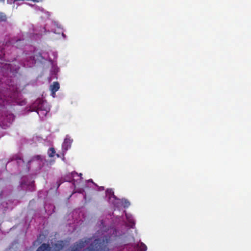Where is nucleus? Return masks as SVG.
<instances>
[{
    "label": "nucleus",
    "instance_id": "obj_1",
    "mask_svg": "<svg viewBox=\"0 0 251 251\" xmlns=\"http://www.w3.org/2000/svg\"><path fill=\"white\" fill-rule=\"evenodd\" d=\"M91 238H83L75 242L72 245L69 251H77L80 249L84 248L91 241ZM51 248L49 244L43 243L38 248L36 251H50Z\"/></svg>",
    "mask_w": 251,
    "mask_h": 251
},
{
    "label": "nucleus",
    "instance_id": "obj_2",
    "mask_svg": "<svg viewBox=\"0 0 251 251\" xmlns=\"http://www.w3.org/2000/svg\"><path fill=\"white\" fill-rule=\"evenodd\" d=\"M60 85L57 81L53 82L51 85H50V89L51 92V95L53 97L55 96V93L59 89Z\"/></svg>",
    "mask_w": 251,
    "mask_h": 251
},
{
    "label": "nucleus",
    "instance_id": "obj_3",
    "mask_svg": "<svg viewBox=\"0 0 251 251\" xmlns=\"http://www.w3.org/2000/svg\"><path fill=\"white\" fill-rule=\"evenodd\" d=\"M72 142L73 140L66 138L62 144L63 149L66 151L68 150L71 147Z\"/></svg>",
    "mask_w": 251,
    "mask_h": 251
},
{
    "label": "nucleus",
    "instance_id": "obj_4",
    "mask_svg": "<svg viewBox=\"0 0 251 251\" xmlns=\"http://www.w3.org/2000/svg\"><path fill=\"white\" fill-rule=\"evenodd\" d=\"M45 103H42L38 105V108H37V113L38 114H39V111H43V114L45 115H46L47 113L49 111V108L47 107V106L46 107H44Z\"/></svg>",
    "mask_w": 251,
    "mask_h": 251
},
{
    "label": "nucleus",
    "instance_id": "obj_5",
    "mask_svg": "<svg viewBox=\"0 0 251 251\" xmlns=\"http://www.w3.org/2000/svg\"><path fill=\"white\" fill-rule=\"evenodd\" d=\"M54 247L56 251H60L62 250L64 247L63 241H59L55 243L54 245Z\"/></svg>",
    "mask_w": 251,
    "mask_h": 251
},
{
    "label": "nucleus",
    "instance_id": "obj_6",
    "mask_svg": "<svg viewBox=\"0 0 251 251\" xmlns=\"http://www.w3.org/2000/svg\"><path fill=\"white\" fill-rule=\"evenodd\" d=\"M106 194L109 196V198L110 199L111 197L116 199V197L114 195V193L112 189L109 188L106 190Z\"/></svg>",
    "mask_w": 251,
    "mask_h": 251
},
{
    "label": "nucleus",
    "instance_id": "obj_7",
    "mask_svg": "<svg viewBox=\"0 0 251 251\" xmlns=\"http://www.w3.org/2000/svg\"><path fill=\"white\" fill-rule=\"evenodd\" d=\"M55 153V150L53 148H50L48 150V155L49 157H52Z\"/></svg>",
    "mask_w": 251,
    "mask_h": 251
},
{
    "label": "nucleus",
    "instance_id": "obj_8",
    "mask_svg": "<svg viewBox=\"0 0 251 251\" xmlns=\"http://www.w3.org/2000/svg\"><path fill=\"white\" fill-rule=\"evenodd\" d=\"M147 250V247L144 243H141L139 246V251H146Z\"/></svg>",
    "mask_w": 251,
    "mask_h": 251
},
{
    "label": "nucleus",
    "instance_id": "obj_9",
    "mask_svg": "<svg viewBox=\"0 0 251 251\" xmlns=\"http://www.w3.org/2000/svg\"><path fill=\"white\" fill-rule=\"evenodd\" d=\"M7 20V17L3 13L0 12V22H5Z\"/></svg>",
    "mask_w": 251,
    "mask_h": 251
},
{
    "label": "nucleus",
    "instance_id": "obj_10",
    "mask_svg": "<svg viewBox=\"0 0 251 251\" xmlns=\"http://www.w3.org/2000/svg\"><path fill=\"white\" fill-rule=\"evenodd\" d=\"M130 205V202L126 200L124 202V207H128Z\"/></svg>",
    "mask_w": 251,
    "mask_h": 251
},
{
    "label": "nucleus",
    "instance_id": "obj_11",
    "mask_svg": "<svg viewBox=\"0 0 251 251\" xmlns=\"http://www.w3.org/2000/svg\"><path fill=\"white\" fill-rule=\"evenodd\" d=\"M0 52L2 54H0V59L2 60L3 56L5 55V53H4V50L3 49H1L0 50Z\"/></svg>",
    "mask_w": 251,
    "mask_h": 251
},
{
    "label": "nucleus",
    "instance_id": "obj_12",
    "mask_svg": "<svg viewBox=\"0 0 251 251\" xmlns=\"http://www.w3.org/2000/svg\"><path fill=\"white\" fill-rule=\"evenodd\" d=\"M36 159L39 160L41 159V156L40 155H37L34 157Z\"/></svg>",
    "mask_w": 251,
    "mask_h": 251
},
{
    "label": "nucleus",
    "instance_id": "obj_13",
    "mask_svg": "<svg viewBox=\"0 0 251 251\" xmlns=\"http://www.w3.org/2000/svg\"><path fill=\"white\" fill-rule=\"evenodd\" d=\"M10 64H5V66L7 67V68L8 69L9 68V67L10 66Z\"/></svg>",
    "mask_w": 251,
    "mask_h": 251
},
{
    "label": "nucleus",
    "instance_id": "obj_14",
    "mask_svg": "<svg viewBox=\"0 0 251 251\" xmlns=\"http://www.w3.org/2000/svg\"><path fill=\"white\" fill-rule=\"evenodd\" d=\"M129 222H130V223H132V224H134V222H133V220H130V221H129Z\"/></svg>",
    "mask_w": 251,
    "mask_h": 251
},
{
    "label": "nucleus",
    "instance_id": "obj_15",
    "mask_svg": "<svg viewBox=\"0 0 251 251\" xmlns=\"http://www.w3.org/2000/svg\"><path fill=\"white\" fill-rule=\"evenodd\" d=\"M56 155H57V157H59V154H56Z\"/></svg>",
    "mask_w": 251,
    "mask_h": 251
}]
</instances>
